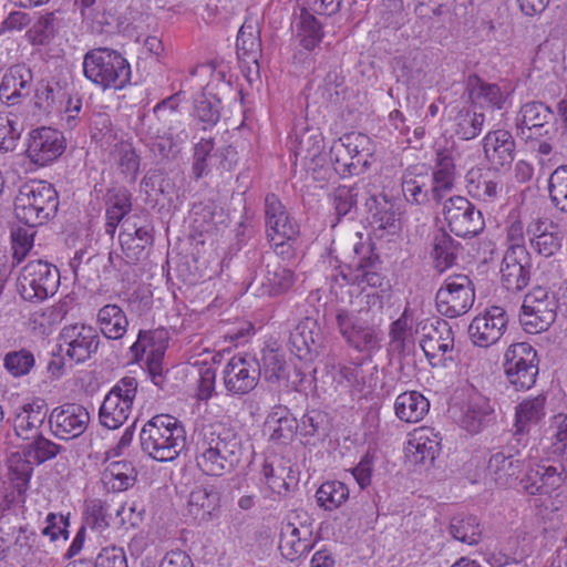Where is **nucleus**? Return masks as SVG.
I'll return each mask as SVG.
<instances>
[{
    "mask_svg": "<svg viewBox=\"0 0 567 567\" xmlns=\"http://www.w3.org/2000/svg\"><path fill=\"white\" fill-rule=\"evenodd\" d=\"M158 122L169 123L167 132L163 131L156 124H150L146 135L152 140L148 144L150 151L161 158H167L173 152L174 143L172 141V123L178 118L176 109L171 104L169 100L162 101L156 104L153 110Z\"/></svg>",
    "mask_w": 567,
    "mask_h": 567,
    "instance_id": "21",
    "label": "nucleus"
},
{
    "mask_svg": "<svg viewBox=\"0 0 567 567\" xmlns=\"http://www.w3.org/2000/svg\"><path fill=\"white\" fill-rule=\"evenodd\" d=\"M504 372L515 390L530 389L538 375L536 350L528 342L511 344L504 354Z\"/></svg>",
    "mask_w": 567,
    "mask_h": 567,
    "instance_id": "9",
    "label": "nucleus"
},
{
    "mask_svg": "<svg viewBox=\"0 0 567 567\" xmlns=\"http://www.w3.org/2000/svg\"><path fill=\"white\" fill-rule=\"evenodd\" d=\"M267 238H297L299 225L275 194H268L264 205Z\"/></svg>",
    "mask_w": 567,
    "mask_h": 567,
    "instance_id": "20",
    "label": "nucleus"
},
{
    "mask_svg": "<svg viewBox=\"0 0 567 567\" xmlns=\"http://www.w3.org/2000/svg\"><path fill=\"white\" fill-rule=\"evenodd\" d=\"M523 463L502 451L493 453L487 462L486 474L501 487L509 485L522 472Z\"/></svg>",
    "mask_w": 567,
    "mask_h": 567,
    "instance_id": "34",
    "label": "nucleus"
},
{
    "mask_svg": "<svg viewBox=\"0 0 567 567\" xmlns=\"http://www.w3.org/2000/svg\"><path fill=\"white\" fill-rule=\"evenodd\" d=\"M35 365V358L28 349L12 350L4 354L3 367L13 378L28 375Z\"/></svg>",
    "mask_w": 567,
    "mask_h": 567,
    "instance_id": "55",
    "label": "nucleus"
},
{
    "mask_svg": "<svg viewBox=\"0 0 567 567\" xmlns=\"http://www.w3.org/2000/svg\"><path fill=\"white\" fill-rule=\"evenodd\" d=\"M475 301L472 280L462 274L453 275L444 280L435 295L439 313L446 318H457L470 311Z\"/></svg>",
    "mask_w": 567,
    "mask_h": 567,
    "instance_id": "8",
    "label": "nucleus"
},
{
    "mask_svg": "<svg viewBox=\"0 0 567 567\" xmlns=\"http://www.w3.org/2000/svg\"><path fill=\"white\" fill-rule=\"evenodd\" d=\"M546 396L538 394L522 401L515 411V435L528 432L529 426L537 424L545 416Z\"/></svg>",
    "mask_w": 567,
    "mask_h": 567,
    "instance_id": "42",
    "label": "nucleus"
},
{
    "mask_svg": "<svg viewBox=\"0 0 567 567\" xmlns=\"http://www.w3.org/2000/svg\"><path fill=\"white\" fill-rule=\"evenodd\" d=\"M60 286L59 269L44 260H30L19 274L17 289L22 299L41 302L52 297Z\"/></svg>",
    "mask_w": 567,
    "mask_h": 567,
    "instance_id": "5",
    "label": "nucleus"
},
{
    "mask_svg": "<svg viewBox=\"0 0 567 567\" xmlns=\"http://www.w3.org/2000/svg\"><path fill=\"white\" fill-rule=\"evenodd\" d=\"M484 157L495 169L508 168L515 157L516 144L511 132L495 130L483 137Z\"/></svg>",
    "mask_w": 567,
    "mask_h": 567,
    "instance_id": "24",
    "label": "nucleus"
},
{
    "mask_svg": "<svg viewBox=\"0 0 567 567\" xmlns=\"http://www.w3.org/2000/svg\"><path fill=\"white\" fill-rule=\"evenodd\" d=\"M31 440L32 442L27 444L24 449L27 450V455L31 457V462L37 465L54 458L64 450L60 444L44 437L42 434Z\"/></svg>",
    "mask_w": 567,
    "mask_h": 567,
    "instance_id": "58",
    "label": "nucleus"
},
{
    "mask_svg": "<svg viewBox=\"0 0 567 567\" xmlns=\"http://www.w3.org/2000/svg\"><path fill=\"white\" fill-rule=\"evenodd\" d=\"M369 219L374 230L388 231L394 234L398 229L394 205L385 195H372L365 203Z\"/></svg>",
    "mask_w": 567,
    "mask_h": 567,
    "instance_id": "35",
    "label": "nucleus"
},
{
    "mask_svg": "<svg viewBox=\"0 0 567 567\" xmlns=\"http://www.w3.org/2000/svg\"><path fill=\"white\" fill-rule=\"evenodd\" d=\"M91 137L101 145V147H111L113 143L122 138L120 130L115 128L107 114L99 113L92 120Z\"/></svg>",
    "mask_w": 567,
    "mask_h": 567,
    "instance_id": "59",
    "label": "nucleus"
},
{
    "mask_svg": "<svg viewBox=\"0 0 567 567\" xmlns=\"http://www.w3.org/2000/svg\"><path fill=\"white\" fill-rule=\"evenodd\" d=\"M33 90V73L25 64L10 66L0 82V101L14 106L28 97Z\"/></svg>",
    "mask_w": 567,
    "mask_h": 567,
    "instance_id": "23",
    "label": "nucleus"
},
{
    "mask_svg": "<svg viewBox=\"0 0 567 567\" xmlns=\"http://www.w3.org/2000/svg\"><path fill=\"white\" fill-rule=\"evenodd\" d=\"M339 332L346 342L359 352H372L379 348V338L373 326L347 309H339L336 315Z\"/></svg>",
    "mask_w": 567,
    "mask_h": 567,
    "instance_id": "15",
    "label": "nucleus"
},
{
    "mask_svg": "<svg viewBox=\"0 0 567 567\" xmlns=\"http://www.w3.org/2000/svg\"><path fill=\"white\" fill-rule=\"evenodd\" d=\"M423 331L420 347L430 362L436 359L441 361L453 351L454 333L447 321L436 320L430 327H423Z\"/></svg>",
    "mask_w": 567,
    "mask_h": 567,
    "instance_id": "29",
    "label": "nucleus"
},
{
    "mask_svg": "<svg viewBox=\"0 0 567 567\" xmlns=\"http://www.w3.org/2000/svg\"><path fill=\"white\" fill-rule=\"evenodd\" d=\"M430 176L426 173H414L408 169L402 177V193L410 203L423 205L432 198Z\"/></svg>",
    "mask_w": 567,
    "mask_h": 567,
    "instance_id": "44",
    "label": "nucleus"
},
{
    "mask_svg": "<svg viewBox=\"0 0 567 567\" xmlns=\"http://www.w3.org/2000/svg\"><path fill=\"white\" fill-rule=\"evenodd\" d=\"M265 425L270 431V440L282 444L291 441L298 429L297 419L284 405L271 410Z\"/></svg>",
    "mask_w": 567,
    "mask_h": 567,
    "instance_id": "37",
    "label": "nucleus"
},
{
    "mask_svg": "<svg viewBox=\"0 0 567 567\" xmlns=\"http://www.w3.org/2000/svg\"><path fill=\"white\" fill-rule=\"evenodd\" d=\"M31 461L32 460L27 455V450L24 447L22 451L12 453L8 458L11 480L14 482V486L20 495L27 491L33 473V467L37 465Z\"/></svg>",
    "mask_w": 567,
    "mask_h": 567,
    "instance_id": "48",
    "label": "nucleus"
},
{
    "mask_svg": "<svg viewBox=\"0 0 567 567\" xmlns=\"http://www.w3.org/2000/svg\"><path fill=\"white\" fill-rule=\"evenodd\" d=\"M443 216L450 230L458 237L476 236L485 226L481 210L463 196H453L445 200Z\"/></svg>",
    "mask_w": 567,
    "mask_h": 567,
    "instance_id": "11",
    "label": "nucleus"
},
{
    "mask_svg": "<svg viewBox=\"0 0 567 567\" xmlns=\"http://www.w3.org/2000/svg\"><path fill=\"white\" fill-rule=\"evenodd\" d=\"M532 248L544 257L554 256L563 245L564 231L554 221L535 219L527 226Z\"/></svg>",
    "mask_w": 567,
    "mask_h": 567,
    "instance_id": "28",
    "label": "nucleus"
},
{
    "mask_svg": "<svg viewBox=\"0 0 567 567\" xmlns=\"http://www.w3.org/2000/svg\"><path fill=\"white\" fill-rule=\"evenodd\" d=\"M64 97L65 92L59 81H41L35 89L34 104L39 110L50 112Z\"/></svg>",
    "mask_w": 567,
    "mask_h": 567,
    "instance_id": "57",
    "label": "nucleus"
},
{
    "mask_svg": "<svg viewBox=\"0 0 567 567\" xmlns=\"http://www.w3.org/2000/svg\"><path fill=\"white\" fill-rule=\"evenodd\" d=\"M555 114L540 101L524 103L515 117L516 135L525 143H535L553 131Z\"/></svg>",
    "mask_w": 567,
    "mask_h": 567,
    "instance_id": "10",
    "label": "nucleus"
},
{
    "mask_svg": "<svg viewBox=\"0 0 567 567\" xmlns=\"http://www.w3.org/2000/svg\"><path fill=\"white\" fill-rule=\"evenodd\" d=\"M107 148L110 150V156L118 166L120 171L135 179L140 171V156L137 155L133 143L127 140L120 138Z\"/></svg>",
    "mask_w": 567,
    "mask_h": 567,
    "instance_id": "46",
    "label": "nucleus"
},
{
    "mask_svg": "<svg viewBox=\"0 0 567 567\" xmlns=\"http://www.w3.org/2000/svg\"><path fill=\"white\" fill-rule=\"evenodd\" d=\"M63 134L51 127H39L29 134L27 155L37 165L45 166L64 152Z\"/></svg>",
    "mask_w": 567,
    "mask_h": 567,
    "instance_id": "18",
    "label": "nucleus"
},
{
    "mask_svg": "<svg viewBox=\"0 0 567 567\" xmlns=\"http://www.w3.org/2000/svg\"><path fill=\"white\" fill-rule=\"evenodd\" d=\"M441 436L432 427H419L413 431L404 447L406 462L415 471L430 468L441 451Z\"/></svg>",
    "mask_w": 567,
    "mask_h": 567,
    "instance_id": "17",
    "label": "nucleus"
},
{
    "mask_svg": "<svg viewBox=\"0 0 567 567\" xmlns=\"http://www.w3.org/2000/svg\"><path fill=\"white\" fill-rule=\"evenodd\" d=\"M455 182V164L446 150L436 152L435 166L430 177L431 195L435 202H441L444 193L452 190Z\"/></svg>",
    "mask_w": 567,
    "mask_h": 567,
    "instance_id": "33",
    "label": "nucleus"
},
{
    "mask_svg": "<svg viewBox=\"0 0 567 567\" xmlns=\"http://www.w3.org/2000/svg\"><path fill=\"white\" fill-rule=\"evenodd\" d=\"M240 446L237 434L224 424L203 425L195 442L196 465L205 475L229 474L240 462Z\"/></svg>",
    "mask_w": 567,
    "mask_h": 567,
    "instance_id": "1",
    "label": "nucleus"
},
{
    "mask_svg": "<svg viewBox=\"0 0 567 567\" xmlns=\"http://www.w3.org/2000/svg\"><path fill=\"white\" fill-rule=\"evenodd\" d=\"M558 300L548 289L534 287L524 298L519 322L527 333L546 331L556 320Z\"/></svg>",
    "mask_w": 567,
    "mask_h": 567,
    "instance_id": "7",
    "label": "nucleus"
},
{
    "mask_svg": "<svg viewBox=\"0 0 567 567\" xmlns=\"http://www.w3.org/2000/svg\"><path fill=\"white\" fill-rule=\"evenodd\" d=\"M564 466L538 463L530 466L520 481L522 488L529 495L548 494L558 488L564 478Z\"/></svg>",
    "mask_w": 567,
    "mask_h": 567,
    "instance_id": "26",
    "label": "nucleus"
},
{
    "mask_svg": "<svg viewBox=\"0 0 567 567\" xmlns=\"http://www.w3.org/2000/svg\"><path fill=\"white\" fill-rule=\"evenodd\" d=\"M236 48L244 56L256 61L261 51L260 29L257 19L247 18L245 20L237 34Z\"/></svg>",
    "mask_w": 567,
    "mask_h": 567,
    "instance_id": "47",
    "label": "nucleus"
},
{
    "mask_svg": "<svg viewBox=\"0 0 567 567\" xmlns=\"http://www.w3.org/2000/svg\"><path fill=\"white\" fill-rule=\"evenodd\" d=\"M295 284V275L289 268L276 265H267L266 282L267 291L271 296L288 291Z\"/></svg>",
    "mask_w": 567,
    "mask_h": 567,
    "instance_id": "56",
    "label": "nucleus"
},
{
    "mask_svg": "<svg viewBox=\"0 0 567 567\" xmlns=\"http://www.w3.org/2000/svg\"><path fill=\"white\" fill-rule=\"evenodd\" d=\"M460 248V243L454 240L449 234L444 231L436 234L431 252L434 268L442 274L454 266Z\"/></svg>",
    "mask_w": 567,
    "mask_h": 567,
    "instance_id": "43",
    "label": "nucleus"
},
{
    "mask_svg": "<svg viewBox=\"0 0 567 567\" xmlns=\"http://www.w3.org/2000/svg\"><path fill=\"white\" fill-rule=\"evenodd\" d=\"M429 400L417 391L403 392L394 402L395 415L403 422H420L429 412Z\"/></svg>",
    "mask_w": 567,
    "mask_h": 567,
    "instance_id": "38",
    "label": "nucleus"
},
{
    "mask_svg": "<svg viewBox=\"0 0 567 567\" xmlns=\"http://www.w3.org/2000/svg\"><path fill=\"white\" fill-rule=\"evenodd\" d=\"M138 392V382L133 377L120 379L104 396L99 410L102 426L109 430L121 427L132 413Z\"/></svg>",
    "mask_w": 567,
    "mask_h": 567,
    "instance_id": "6",
    "label": "nucleus"
},
{
    "mask_svg": "<svg viewBox=\"0 0 567 567\" xmlns=\"http://www.w3.org/2000/svg\"><path fill=\"white\" fill-rule=\"evenodd\" d=\"M58 207V193L44 181L23 184L14 198L16 217L31 228L47 223L56 214Z\"/></svg>",
    "mask_w": 567,
    "mask_h": 567,
    "instance_id": "3",
    "label": "nucleus"
},
{
    "mask_svg": "<svg viewBox=\"0 0 567 567\" xmlns=\"http://www.w3.org/2000/svg\"><path fill=\"white\" fill-rule=\"evenodd\" d=\"M260 481L278 496L287 495L297 482L291 466L284 460H266L261 465Z\"/></svg>",
    "mask_w": 567,
    "mask_h": 567,
    "instance_id": "32",
    "label": "nucleus"
},
{
    "mask_svg": "<svg viewBox=\"0 0 567 567\" xmlns=\"http://www.w3.org/2000/svg\"><path fill=\"white\" fill-rule=\"evenodd\" d=\"M60 340L66 347L65 355L75 363H83L96 353L101 338L94 327L73 323L61 330Z\"/></svg>",
    "mask_w": 567,
    "mask_h": 567,
    "instance_id": "16",
    "label": "nucleus"
},
{
    "mask_svg": "<svg viewBox=\"0 0 567 567\" xmlns=\"http://www.w3.org/2000/svg\"><path fill=\"white\" fill-rule=\"evenodd\" d=\"M354 158L339 138L333 141L330 147V161L337 174L341 177H347L363 173L365 169L357 165Z\"/></svg>",
    "mask_w": 567,
    "mask_h": 567,
    "instance_id": "54",
    "label": "nucleus"
},
{
    "mask_svg": "<svg viewBox=\"0 0 567 567\" xmlns=\"http://www.w3.org/2000/svg\"><path fill=\"white\" fill-rule=\"evenodd\" d=\"M378 264V256L372 254L360 258L355 265L354 282L358 285L367 284L370 287H381L383 277L377 271Z\"/></svg>",
    "mask_w": 567,
    "mask_h": 567,
    "instance_id": "63",
    "label": "nucleus"
},
{
    "mask_svg": "<svg viewBox=\"0 0 567 567\" xmlns=\"http://www.w3.org/2000/svg\"><path fill=\"white\" fill-rule=\"evenodd\" d=\"M308 536L310 532L307 528L300 530L291 523L282 526L279 542L281 555L290 561L301 557L312 546Z\"/></svg>",
    "mask_w": 567,
    "mask_h": 567,
    "instance_id": "39",
    "label": "nucleus"
},
{
    "mask_svg": "<svg viewBox=\"0 0 567 567\" xmlns=\"http://www.w3.org/2000/svg\"><path fill=\"white\" fill-rule=\"evenodd\" d=\"M165 333L163 331H140L137 340L130 350L136 361L162 362L165 346Z\"/></svg>",
    "mask_w": 567,
    "mask_h": 567,
    "instance_id": "36",
    "label": "nucleus"
},
{
    "mask_svg": "<svg viewBox=\"0 0 567 567\" xmlns=\"http://www.w3.org/2000/svg\"><path fill=\"white\" fill-rule=\"evenodd\" d=\"M318 505L326 511L340 507L349 498V488L339 481H328L316 493Z\"/></svg>",
    "mask_w": 567,
    "mask_h": 567,
    "instance_id": "53",
    "label": "nucleus"
},
{
    "mask_svg": "<svg viewBox=\"0 0 567 567\" xmlns=\"http://www.w3.org/2000/svg\"><path fill=\"white\" fill-rule=\"evenodd\" d=\"M389 336L390 347L393 352L404 354L409 351L412 344V333L405 313L391 323Z\"/></svg>",
    "mask_w": 567,
    "mask_h": 567,
    "instance_id": "62",
    "label": "nucleus"
},
{
    "mask_svg": "<svg viewBox=\"0 0 567 567\" xmlns=\"http://www.w3.org/2000/svg\"><path fill=\"white\" fill-rule=\"evenodd\" d=\"M297 37L300 45L308 51L313 50L323 38L322 24L306 9H301L297 24Z\"/></svg>",
    "mask_w": 567,
    "mask_h": 567,
    "instance_id": "50",
    "label": "nucleus"
},
{
    "mask_svg": "<svg viewBox=\"0 0 567 567\" xmlns=\"http://www.w3.org/2000/svg\"><path fill=\"white\" fill-rule=\"evenodd\" d=\"M97 323L102 334L111 340L122 339L128 327L125 312L114 303L105 305L99 310Z\"/></svg>",
    "mask_w": 567,
    "mask_h": 567,
    "instance_id": "40",
    "label": "nucleus"
},
{
    "mask_svg": "<svg viewBox=\"0 0 567 567\" xmlns=\"http://www.w3.org/2000/svg\"><path fill=\"white\" fill-rule=\"evenodd\" d=\"M89 423L90 413L79 403L61 404L49 414L51 434L62 441L80 437L86 431Z\"/></svg>",
    "mask_w": 567,
    "mask_h": 567,
    "instance_id": "12",
    "label": "nucleus"
},
{
    "mask_svg": "<svg viewBox=\"0 0 567 567\" xmlns=\"http://www.w3.org/2000/svg\"><path fill=\"white\" fill-rule=\"evenodd\" d=\"M326 377L331 379V385L336 392L362 391L364 385L362 369L359 364L327 365Z\"/></svg>",
    "mask_w": 567,
    "mask_h": 567,
    "instance_id": "41",
    "label": "nucleus"
},
{
    "mask_svg": "<svg viewBox=\"0 0 567 567\" xmlns=\"http://www.w3.org/2000/svg\"><path fill=\"white\" fill-rule=\"evenodd\" d=\"M496 414L491 400L473 394L462 409L460 426L470 434H478L495 422Z\"/></svg>",
    "mask_w": 567,
    "mask_h": 567,
    "instance_id": "27",
    "label": "nucleus"
},
{
    "mask_svg": "<svg viewBox=\"0 0 567 567\" xmlns=\"http://www.w3.org/2000/svg\"><path fill=\"white\" fill-rule=\"evenodd\" d=\"M452 537L466 545H477L482 539V528L476 516H456L450 524Z\"/></svg>",
    "mask_w": 567,
    "mask_h": 567,
    "instance_id": "49",
    "label": "nucleus"
},
{
    "mask_svg": "<svg viewBox=\"0 0 567 567\" xmlns=\"http://www.w3.org/2000/svg\"><path fill=\"white\" fill-rule=\"evenodd\" d=\"M84 76L103 90L123 89L131 80V66L117 51L109 48L89 50L83 58Z\"/></svg>",
    "mask_w": 567,
    "mask_h": 567,
    "instance_id": "4",
    "label": "nucleus"
},
{
    "mask_svg": "<svg viewBox=\"0 0 567 567\" xmlns=\"http://www.w3.org/2000/svg\"><path fill=\"white\" fill-rule=\"evenodd\" d=\"M501 280L508 291H520L530 280L529 255L523 246L511 247L501 265Z\"/></svg>",
    "mask_w": 567,
    "mask_h": 567,
    "instance_id": "22",
    "label": "nucleus"
},
{
    "mask_svg": "<svg viewBox=\"0 0 567 567\" xmlns=\"http://www.w3.org/2000/svg\"><path fill=\"white\" fill-rule=\"evenodd\" d=\"M194 114L204 124V130L216 125L220 118V100L213 95H199L195 100Z\"/></svg>",
    "mask_w": 567,
    "mask_h": 567,
    "instance_id": "60",
    "label": "nucleus"
},
{
    "mask_svg": "<svg viewBox=\"0 0 567 567\" xmlns=\"http://www.w3.org/2000/svg\"><path fill=\"white\" fill-rule=\"evenodd\" d=\"M321 329L312 318L302 319L290 332L288 349L300 360L310 361L318 353Z\"/></svg>",
    "mask_w": 567,
    "mask_h": 567,
    "instance_id": "25",
    "label": "nucleus"
},
{
    "mask_svg": "<svg viewBox=\"0 0 567 567\" xmlns=\"http://www.w3.org/2000/svg\"><path fill=\"white\" fill-rule=\"evenodd\" d=\"M467 194L483 205H493L503 197L504 185L496 171L472 167L465 175Z\"/></svg>",
    "mask_w": 567,
    "mask_h": 567,
    "instance_id": "19",
    "label": "nucleus"
},
{
    "mask_svg": "<svg viewBox=\"0 0 567 567\" xmlns=\"http://www.w3.org/2000/svg\"><path fill=\"white\" fill-rule=\"evenodd\" d=\"M259 361L260 377L270 384H278L287 378L284 355L275 349H265Z\"/></svg>",
    "mask_w": 567,
    "mask_h": 567,
    "instance_id": "51",
    "label": "nucleus"
},
{
    "mask_svg": "<svg viewBox=\"0 0 567 567\" xmlns=\"http://www.w3.org/2000/svg\"><path fill=\"white\" fill-rule=\"evenodd\" d=\"M214 141L212 138H202L194 146L193 155V174L199 179L209 172V167L214 165L216 156H214Z\"/></svg>",
    "mask_w": 567,
    "mask_h": 567,
    "instance_id": "61",
    "label": "nucleus"
},
{
    "mask_svg": "<svg viewBox=\"0 0 567 567\" xmlns=\"http://www.w3.org/2000/svg\"><path fill=\"white\" fill-rule=\"evenodd\" d=\"M49 408L43 399H35L24 404L17 413L13 421V429L17 436L23 440H31L41 434V426L49 420Z\"/></svg>",
    "mask_w": 567,
    "mask_h": 567,
    "instance_id": "30",
    "label": "nucleus"
},
{
    "mask_svg": "<svg viewBox=\"0 0 567 567\" xmlns=\"http://www.w3.org/2000/svg\"><path fill=\"white\" fill-rule=\"evenodd\" d=\"M507 324L506 311L502 307L493 306L472 319L468 336L474 346L489 348L502 339Z\"/></svg>",
    "mask_w": 567,
    "mask_h": 567,
    "instance_id": "14",
    "label": "nucleus"
},
{
    "mask_svg": "<svg viewBox=\"0 0 567 567\" xmlns=\"http://www.w3.org/2000/svg\"><path fill=\"white\" fill-rule=\"evenodd\" d=\"M339 140L349 154L355 157L354 161L357 165H360L364 169L370 167L374 147L368 135L360 132H350L343 134Z\"/></svg>",
    "mask_w": 567,
    "mask_h": 567,
    "instance_id": "45",
    "label": "nucleus"
},
{
    "mask_svg": "<svg viewBox=\"0 0 567 567\" xmlns=\"http://www.w3.org/2000/svg\"><path fill=\"white\" fill-rule=\"evenodd\" d=\"M548 189L554 205L567 213V165L559 166L551 173Z\"/></svg>",
    "mask_w": 567,
    "mask_h": 567,
    "instance_id": "64",
    "label": "nucleus"
},
{
    "mask_svg": "<svg viewBox=\"0 0 567 567\" xmlns=\"http://www.w3.org/2000/svg\"><path fill=\"white\" fill-rule=\"evenodd\" d=\"M484 122L485 115L483 113L462 109L454 117V132L461 140L470 141L481 134Z\"/></svg>",
    "mask_w": 567,
    "mask_h": 567,
    "instance_id": "52",
    "label": "nucleus"
},
{
    "mask_svg": "<svg viewBox=\"0 0 567 567\" xmlns=\"http://www.w3.org/2000/svg\"><path fill=\"white\" fill-rule=\"evenodd\" d=\"M260 379L259 361L251 355H234L223 370V382L231 395H244L252 391Z\"/></svg>",
    "mask_w": 567,
    "mask_h": 567,
    "instance_id": "13",
    "label": "nucleus"
},
{
    "mask_svg": "<svg viewBox=\"0 0 567 567\" xmlns=\"http://www.w3.org/2000/svg\"><path fill=\"white\" fill-rule=\"evenodd\" d=\"M142 451L159 462L175 460L186 444V431L181 421L169 414L148 420L140 432Z\"/></svg>",
    "mask_w": 567,
    "mask_h": 567,
    "instance_id": "2",
    "label": "nucleus"
},
{
    "mask_svg": "<svg viewBox=\"0 0 567 567\" xmlns=\"http://www.w3.org/2000/svg\"><path fill=\"white\" fill-rule=\"evenodd\" d=\"M466 89L474 105L492 110H503L509 96L506 87L485 82L477 75L468 76Z\"/></svg>",
    "mask_w": 567,
    "mask_h": 567,
    "instance_id": "31",
    "label": "nucleus"
}]
</instances>
